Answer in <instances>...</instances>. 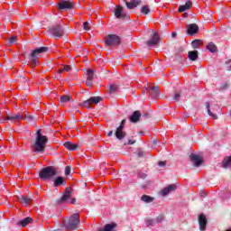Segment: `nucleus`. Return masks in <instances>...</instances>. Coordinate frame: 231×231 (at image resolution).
Wrapping results in <instances>:
<instances>
[{
    "mask_svg": "<svg viewBox=\"0 0 231 231\" xmlns=\"http://www.w3.org/2000/svg\"><path fill=\"white\" fill-rule=\"evenodd\" d=\"M109 93H116L118 91V86L116 85H110L108 88Z\"/></svg>",
    "mask_w": 231,
    "mask_h": 231,
    "instance_id": "473e14b6",
    "label": "nucleus"
},
{
    "mask_svg": "<svg viewBox=\"0 0 231 231\" xmlns=\"http://www.w3.org/2000/svg\"><path fill=\"white\" fill-rule=\"evenodd\" d=\"M143 116H146L147 117V116H149V114H144Z\"/></svg>",
    "mask_w": 231,
    "mask_h": 231,
    "instance_id": "bf43d9fd",
    "label": "nucleus"
},
{
    "mask_svg": "<svg viewBox=\"0 0 231 231\" xmlns=\"http://www.w3.org/2000/svg\"><path fill=\"white\" fill-rule=\"evenodd\" d=\"M165 162H159V167H165Z\"/></svg>",
    "mask_w": 231,
    "mask_h": 231,
    "instance_id": "603ef678",
    "label": "nucleus"
},
{
    "mask_svg": "<svg viewBox=\"0 0 231 231\" xmlns=\"http://www.w3.org/2000/svg\"><path fill=\"white\" fill-rule=\"evenodd\" d=\"M26 118H27V120H33L32 116H26Z\"/></svg>",
    "mask_w": 231,
    "mask_h": 231,
    "instance_id": "5fc2aeb1",
    "label": "nucleus"
},
{
    "mask_svg": "<svg viewBox=\"0 0 231 231\" xmlns=\"http://www.w3.org/2000/svg\"><path fill=\"white\" fill-rule=\"evenodd\" d=\"M121 42H122V38H120V36L116 34H109L106 38L105 44H106V46L115 47V46H120Z\"/></svg>",
    "mask_w": 231,
    "mask_h": 231,
    "instance_id": "423d86ee",
    "label": "nucleus"
},
{
    "mask_svg": "<svg viewBox=\"0 0 231 231\" xmlns=\"http://www.w3.org/2000/svg\"><path fill=\"white\" fill-rule=\"evenodd\" d=\"M108 136H113V131H110V132L108 133Z\"/></svg>",
    "mask_w": 231,
    "mask_h": 231,
    "instance_id": "4d7b16f0",
    "label": "nucleus"
},
{
    "mask_svg": "<svg viewBox=\"0 0 231 231\" xmlns=\"http://www.w3.org/2000/svg\"><path fill=\"white\" fill-rule=\"evenodd\" d=\"M175 59L176 60H179V62H181L182 56L180 53L175 52Z\"/></svg>",
    "mask_w": 231,
    "mask_h": 231,
    "instance_id": "37998d69",
    "label": "nucleus"
},
{
    "mask_svg": "<svg viewBox=\"0 0 231 231\" xmlns=\"http://www.w3.org/2000/svg\"><path fill=\"white\" fill-rule=\"evenodd\" d=\"M187 28H188L187 30L188 35H194L198 33V32H199V26H198V24L196 23L188 24Z\"/></svg>",
    "mask_w": 231,
    "mask_h": 231,
    "instance_id": "f8f14e48",
    "label": "nucleus"
},
{
    "mask_svg": "<svg viewBox=\"0 0 231 231\" xmlns=\"http://www.w3.org/2000/svg\"><path fill=\"white\" fill-rule=\"evenodd\" d=\"M64 183V178L58 177L54 180V187H60Z\"/></svg>",
    "mask_w": 231,
    "mask_h": 231,
    "instance_id": "c85d7f7f",
    "label": "nucleus"
},
{
    "mask_svg": "<svg viewBox=\"0 0 231 231\" xmlns=\"http://www.w3.org/2000/svg\"><path fill=\"white\" fill-rule=\"evenodd\" d=\"M124 127H125V119H123V120L121 121V124H120V125L117 127V129H120V130L124 131Z\"/></svg>",
    "mask_w": 231,
    "mask_h": 231,
    "instance_id": "4c0bfd02",
    "label": "nucleus"
},
{
    "mask_svg": "<svg viewBox=\"0 0 231 231\" xmlns=\"http://www.w3.org/2000/svg\"><path fill=\"white\" fill-rule=\"evenodd\" d=\"M62 71H64V69H60V70L58 71L59 77H55V79L60 78V73H62Z\"/></svg>",
    "mask_w": 231,
    "mask_h": 231,
    "instance_id": "8fccbe9b",
    "label": "nucleus"
},
{
    "mask_svg": "<svg viewBox=\"0 0 231 231\" xmlns=\"http://www.w3.org/2000/svg\"><path fill=\"white\" fill-rule=\"evenodd\" d=\"M80 225V215L79 213L73 214L68 220L64 221V226L68 230H77Z\"/></svg>",
    "mask_w": 231,
    "mask_h": 231,
    "instance_id": "f03ea898",
    "label": "nucleus"
},
{
    "mask_svg": "<svg viewBox=\"0 0 231 231\" xmlns=\"http://www.w3.org/2000/svg\"><path fill=\"white\" fill-rule=\"evenodd\" d=\"M137 156H138L139 158H143V156H145V153H144L143 152H142V151H139V152H137Z\"/></svg>",
    "mask_w": 231,
    "mask_h": 231,
    "instance_id": "49530a36",
    "label": "nucleus"
},
{
    "mask_svg": "<svg viewBox=\"0 0 231 231\" xmlns=\"http://www.w3.org/2000/svg\"><path fill=\"white\" fill-rule=\"evenodd\" d=\"M86 84L88 88H91V86H93V79H87Z\"/></svg>",
    "mask_w": 231,
    "mask_h": 231,
    "instance_id": "c03bdc74",
    "label": "nucleus"
},
{
    "mask_svg": "<svg viewBox=\"0 0 231 231\" xmlns=\"http://www.w3.org/2000/svg\"><path fill=\"white\" fill-rule=\"evenodd\" d=\"M64 71H71V67L69 65H65L63 67Z\"/></svg>",
    "mask_w": 231,
    "mask_h": 231,
    "instance_id": "a18cd8bd",
    "label": "nucleus"
},
{
    "mask_svg": "<svg viewBox=\"0 0 231 231\" xmlns=\"http://www.w3.org/2000/svg\"><path fill=\"white\" fill-rule=\"evenodd\" d=\"M57 174V170L53 166H48L41 170L40 178L43 180H51Z\"/></svg>",
    "mask_w": 231,
    "mask_h": 231,
    "instance_id": "20e7f679",
    "label": "nucleus"
},
{
    "mask_svg": "<svg viewBox=\"0 0 231 231\" xmlns=\"http://www.w3.org/2000/svg\"><path fill=\"white\" fill-rule=\"evenodd\" d=\"M136 143V140H128L127 144L128 145H134Z\"/></svg>",
    "mask_w": 231,
    "mask_h": 231,
    "instance_id": "de8ad7c7",
    "label": "nucleus"
},
{
    "mask_svg": "<svg viewBox=\"0 0 231 231\" xmlns=\"http://www.w3.org/2000/svg\"><path fill=\"white\" fill-rule=\"evenodd\" d=\"M147 226H154V220L148 219L146 222Z\"/></svg>",
    "mask_w": 231,
    "mask_h": 231,
    "instance_id": "79ce46f5",
    "label": "nucleus"
},
{
    "mask_svg": "<svg viewBox=\"0 0 231 231\" xmlns=\"http://www.w3.org/2000/svg\"><path fill=\"white\" fill-rule=\"evenodd\" d=\"M48 32L54 39L64 37V28L60 24H55L52 27H48Z\"/></svg>",
    "mask_w": 231,
    "mask_h": 231,
    "instance_id": "39448f33",
    "label": "nucleus"
},
{
    "mask_svg": "<svg viewBox=\"0 0 231 231\" xmlns=\"http://www.w3.org/2000/svg\"><path fill=\"white\" fill-rule=\"evenodd\" d=\"M50 48L48 47H40L31 51L29 55V60L33 66H37L39 64V57H41V53H46Z\"/></svg>",
    "mask_w": 231,
    "mask_h": 231,
    "instance_id": "7ed1b4c3",
    "label": "nucleus"
},
{
    "mask_svg": "<svg viewBox=\"0 0 231 231\" xmlns=\"http://www.w3.org/2000/svg\"><path fill=\"white\" fill-rule=\"evenodd\" d=\"M75 203H77V199H71L70 205H75Z\"/></svg>",
    "mask_w": 231,
    "mask_h": 231,
    "instance_id": "3c124183",
    "label": "nucleus"
},
{
    "mask_svg": "<svg viewBox=\"0 0 231 231\" xmlns=\"http://www.w3.org/2000/svg\"><path fill=\"white\" fill-rule=\"evenodd\" d=\"M183 51H184V50H183V48H181V47H179L177 50H176V52L175 53H183Z\"/></svg>",
    "mask_w": 231,
    "mask_h": 231,
    "instance_id": "09e8293b",
    "label": "nucleus"
},
{
    "mask_svg": "<svg viewBox=\"0 0 231 231\" xmlns=\"http://www.w3.org/2000/svg\"><path fill=\"white\" fill-rule=\"evenodd\" d=\"M201 44V40H194L191 42V46L194 50H199V45Z\"/></svg>",
    "mask_w": 231,
    "mask_h": 231,
    "instance_id": "c756f323",
    "label": "nucleus"
},
{
    "mask_svg": "<svg viewBox=\"0 0 231 231\" xmlns=\"http://www.w3.org/2000/svg\"><path fill=\"white\" fill-rule=\"evenodd\" d=\"M102 100L103 99L101 97H91L88 99L83 101L82 106L89 109V107H91V104H99V102H102Z\"/></svg>",
    "mask_w": 231,
    "mask_h": 231,
    "instance_id": "9d476101",
    "label": "nucleus"
},
{
    "mask_svg": "<svg viewBox=\"0 0 231 231\" xmlns=\"http://www.w3.org/2000/svg\"><path fill=\"white\" fill-rule=\"evenodd\" d=\"M151 95L153 98H158L160 97V87L153 86L150 88Z\"/></svg>",
    "mask_w": 231,
    "mask_h": 231,
    "instance_id": "412c9836",
    "label": "nucleus"
},
{
    "mask_svg": "<svg viewBox=\"0 0 231 231\" xmlns=\"http://www.w3.org/2000/svg\"><path fill=\"white\" fill-rule=\"evenodd\" d=\"M176 35H177L176 32H172V33H171V36H172V37H176Z\"/></svg>",
    "mask_w": 231,
    "mask_h": 231,
    "instance_id": "13d9d810",
    "label": "nucleus"
},
{
    "mask_svg": "<svg viewBox=\"0 0 231 231\" xmlns=\"http://www.w3.org/2000/svg\"><path fill=\"white\" fill-rule=\"evenodd\" d=\"M180 97H181V94H180V92H176L173 96V100L178 102L180 100Z\"/></svg>",
    "mask_w": 231,
    "mask_h": 231,
    "instance_id": "58836bf2",
    "label": "nucleus"
},
{
    "mask_svg": "<svg viewBox=\"0 0 231 231\" xmlns=\"http://www.w3.org/2000/svg\"><path fill=\"white\" fill-rule=\"evenodd\" d=\"M125 5L128 10H133L136 6H139V5H142V0H131L130 2H126Z\"/></svg>",
    "mask_w": 231,
    "mask_h": 231,
    "instance_id": "dca6fc26",
    "label": "nucleus"
},
{
    "mask_svg": "<svg viewBox=\"0 0 231 231\" xmlns=\"http://www.w3.org/2000/svg\"><path fill=\"white\" fill-rule=\"evenodd\" d=\"M149 12H151V9L149 8L148 5H144L141 8V13H143V15L149 14Z\"/></svg>",
    "mask_w": 231,
    "mask_h": 231,
    "instance_id": "2f4dec72",
    "label": "nucleus"
},
{
    "mask_svg": "<svg viewBox=\"0 0 231 231\" xmlns=\"http://www.w3.org/2000/svg\"><path fill=\"white\" fill-rule=\"evenodd\" d=\"M160 42V37L157 32H153L152 37L146 42L147 46H156Z\"/></svg>",
    "mask_w": 231,
    "mask_h": 231,
    "instance_id": "4468645a",
    "label": "nucleus"
},
{
    "mask_svg": "<svg viewBox=\"0 0 231 231\" xmlns=\"http://www.w3.org/2000/svg\"><path fill=\"white\" fill-rule=\"evenodd\" d=\"M178 189V186L176 184H171L167 187H165L162 191V196H167L168 194H171V192H174Z\"/></svg>",
    "mask_w": 231,
    "mask_h": 231,
    "instance_id": "ddd939ff",
    "label": "nucleus"
},
{
    "mask_svg": "<svg viewBox=\"0 0 231 231\" xmlns=\"http://www.w3.org/2000/svg\"><path fill=\"white\" fill-rule=\"evenodd\" d=\"M46 143H48V136L42 135L41 129L37 130L35 142L32 144L33 152H44L46 151Z\"/></svg>",
    "mask_w": 231,
    "mask_h": 231,
    "instance_id": "f257e3e1",
    "label": "nucleus"
},
{
    "mask_svg": "<svg viewBox=\"0 0 231 231\" xmlns=\"http://www.w3.org/2000/svg\"><path fill=\"white\" fill-rule=\"evenodd\" d=\"M63 146L65 149H68V151H77V149H80V146L77 143H73L71 142H66L63 143Z\"/></svg>",
    "mask_w": 231,
    "mask_h": 231,
    "instance_id": "f3484780",
    "label": "nucleus"
},
{
    "mask_svg": "<svg viewBox=\"0 0 231 231\" xmlns=\"http://www.w3.org/2000/svg\"><path fill=\"white\" fill-rule=\"evenodd\" d=\"M190 160L193 162L194 167H200L201 163H203V161L199 155L192 154L190 155Z\"/></svg>",
    "mask_w": 231,
    "mask_h": 231,
    "instance_id": "6ab92c4d",
    "label": "nucleus"
},
{
    "mask_svg": "<svg viewBox=\"0 0 231 231\" xmlns=\"http://www.w3.org/2000/svg\"><path fill=\"white\" fill-rule=\"evenodd\" d=\"M70 198L71 188H66L61 198L56 200V205H62V203H68V199H69Z\"/></svg>",
    "mask_w": 231,
    "mask_h": 231,
    "instance_id": "1a4fd4ad",
    "label": "nucleus"
},
{
    "mask_svg": "<svg viewBox=\"0 0 231 231\" xmlns=\"http://www.w3.org/2000/svg\"><path fill=\"white\" fill-rule=\"evenodd\" d=\"M199 230L205 231L207 230V217L201 214L199 217Z\"/></svg>",
    "mask_w": 231,
    "mask_h": 231,
    "instance_id": "2eb2a0df",
    "label": "nucleus"
},
{
    "mask_svg": "<svg viewBox=\"0 0 231 231\" xmlns=\"http://www.w3.org/2000/svg\"><path fill=\"white\" fill-rule=\"evenodd\" d=\"M83 29L86 30L87 32H89V30H90L89 23H88V22L83 23Z\"/></svg>",
    "mask_w": 231,
    "mask_h": 231,
    "instance_id": "ea45409f",
    "label": "nucleus"
},
{
    "mask_svg": "<svg viewBox=\"0 0 231 231\" xmlns=\"http://www.w3.org/2000/svg\"><path fill=\"white\" fill-rule=\"evenodd\" d=\"M165 219V216L163 215H159L156 219H155V223H162L163 220Z\"/></svg>",
    "mask_w": 231,
    "mask_h": 231,
    "instance_id": "72a5a7b5",
    "label": "nucleus"
},
{
    "mask_svg": "<svg viewBox=\"0 0 231 231\" xmlns=\"http://www.w3.org/2000/svg\"><path fill=\"white\" fill-rule=\"evenodd\" d=\"M141 117H142V113H140V111L136 110L130 116V122H132L133 124H136L137 122H140Z\"/></svg>",
    "mask_w": 231,
    "mask_h": 231,
    "instance_id": "a211bd4d",
    "label": "nucleus"
},
{
    "mask_svg": "<svg viewBox=\"0 0 231 231\" xmlns=\"http://www.w3.org/2000/svg\"><path fill=\"white\" fill-rule=\"evenodd\" d=\"M69 100H71V96L65 95L60 97V102H62V104H66L69 102Z\"/></svg>",
    "mask_w": 231,
    "mask_h": 231,
    "instance_id": "7c9ffc66",
    "label": "nucleus"
},
{
    "mask_svg": "<svg viewBox=\"0 0 231 231\" xmlns=\"http://www.w3.org/2000/svg\"><path fill=\"white\" fill-rule=\"evenodd\" d=\"M228 88H230V85L228 84V82H224V83L220 86V89H222V90L228 89Z\"/></svg>",
    "mask_w": 231,
    "mask_h": 231,
    "instance_id": "c9c22d12",
    "label": "nucleus"
},
{
    "mask_svg": "<svg viewBox=\"0 0 231 231\" xmlns=\"http://www.w3.org/2000/svg\"><path fill=\"white\" fill-rule=\"evenodd\" d=\"M207 50H208V51H210L211 53H216L217 52V46L215 45L214 42H209L208 45H207Z\"/></svg>",
    "mask_w": 231,
    "mask_h": 231,
    "instance_id": "393cba45",
    "label": "nucleus"
},
{
    "mask_svg": "<svg viewBox=\"0 0 231 231\" xmlns=\"http://www.w3.org/2000/svg\"><path fill=\"white\" fill-rule=\"evenodd\" d=\"M188 59H189V60H198V51H189L188 52Z\"/></svg>",
    "mask_w": 231,
    "mask_h": 231,
    "instance_id": "b1692460",
    "label": "nucleus"
},
{
    "mask_svg": "<svg viewBox=\"0 0 231 231\" xmlns=\"http://www.w3.org/2000/svg\"><path fill=\"white\" fill-rule=\"evenodd\" d=\"M8 41L9 44H15L17 42V36H11Z\"/></svg>",
    "mask_w": 231,
    "mask_h": 231,
    "instance_id": "f704fd0d",
    "label": "nucleus"
},
{
    "mask_svg": "<svg viewBox=\"0 0 231 231\" xmlns=\"http://www.w3.org/2000/svg\"><path fill=\"white\" fill-rule=\"evenodd\" d=\"M115 134L117 140H124L125 136V132H124V130H120L117 128Z\"/></svg>",
    "mask_w": 231,
    "mask_h": 231,
    "instance_id": "a878e982",
    "label": "nucleus"
},
{
    "mask_svg": "<svg viewBox=\"0 0 231 231\" xmlns=\"http://www.w3.org/2000/svg\"><path fill=\"white\" fill-rule=\"evenodd\" d=\"M114 14L116 19H129V14L124 11V7H122V5L116 6Z\"/></svg>",
    "mask_w": 231,
    "mask_h": 231,
    "instance_id": "6e6552de",
    "label": "nucleus"
},
{
    "mask_svg": "<svg viewBox=\"0 0 231 231\" xmlns=\"http://www.w3.org/2000/svg\"><path fill=\"white\" fill-rule=\"evenodd\" d=\"M71 174V168L69 166H67L65 168V176H69Z\"/></svg>",
    "mask_w": 231,
    "mask_h": 231,
    "instance_id": "a19ab883",
    "label": "nucleus"
},
{
    "mask_svg": "<svg viewBox=\"0 0 231 231\" xmlns=\"http://www.w3.org/2000/svg\"><path fill=\"white\" fill-rule=\"evenodd\" d=\"M75 3L71 0H60L58 4L59 10H73Z\"/></svg>",
    "mask_w": 231,
    "mask_h": 231,
    "instance_id": "0eeeda50",
    "label": "nucleus"
},
{
    "mask_svg": "<svg viewBox=\"0 0 231 231\" xmlns=\"http://www.w3.org/2000/svg\"><path fill=\"white\" fill-rule=\"evenodd\" d=\"M95 79V70L93 69H89L87 70V79L93 80Z\"/></svg>",
    "mask_w": 231,
    "mask_h": 231,
    "instance_id": "cd10ccee",
    "label": "nucleus"
},
{
    "mask_svg": "<svg viewBox=\"0 0 231 231\" xmlns=\"http://www.w3.org/2000/svg\"><path fill=\"white\" fill-rule=\"evenodd\" d=\"M206 107L207 109H210V104L208 102H206Z\"/></svg>",
    "mask_w": 231,
    "mask_h": 231,
    "instance_id": "864d4df0",
    "label": "nucleus"
},
{
    "mask_svg": "<svg viewBox=\"0 0 231 231\" xmlns=\"http://www.w3.org/2000/svg\"><path fill=\"white\" fill-rule=\"evenodd\" d=\"M19 201H21L23 205H31L32 201H33V197L29 196L25 197L23 195H21L18 197Z\"/></svg>",
    "mask_w": 231,
    "mask_h": 231,
    "instance_id": "aec40b11",
    "label": "nucleus"
},
{
    "mask_svg": "<svg viewBox=\"0 0 231 231\" xmlns=\"http://www.w3.org/2000/svg\"><path fill=\"white\" fill-rule=\"evenodd\" d=\"M141 201H143V203H152V201H154V198L148 195H143L141 197Z\"/></svg>",
    "mask_w": 231,
    "mask_h": 231,
    "instance_id": "bb28decb",
    "label": "nucleus"
},
{
    "mask_svg": "<svg viewBox=\"0 0 231 231\" xmlns=\"http://www.w3.org/2000/svg\"><path fill=\"white\" fill-rule=\"evenodd\" d=\"M226 71H231V66L226 67Z\"/></svg>",
    "mask_w": 231,
    "mask_h": 231,
    "instance_id": "6e6d98bb",
    "label": "nucleus"
},
{
    "mask_svg": "<svg viewBox=\"0 0 231 231\" xmlns=\"http://www.w3.org/2000/svg\"><path fill=\"white\" fill-rule=\"evenodd\" d=\"M226 64H230V60L226 61Z\"/></svg>",
    "mask_w": 231,
    "mask_h": 231,
    "instance_id": "052dcab7",
    "label": "nucleus"
},
{
    "mask_svg": "<svg viewBox=\"0 0 231 231\" xmlns=\"http://www.w3.org/2000/svg\"><path fill=\"white\" fill-rule=\"evenodd\" d=\"M32 221H33V218L27 217L23 218V220L19 221L18 225H21V226H28V225H30V223H32Z\"/></svg>",
    "mask_w": 231,
    "mask_h": 231,
    "instance_id": "5701e85b",
    "label": "nucleus"
},
{
    "mask_svg": "<svg viewBox=\"0 0 231 231\" xmlns=\"http://www.w3.org/2000/svg\"><path fill=\"white\" fill-rule=\"evenodd\" d=\"M208 114L209 115V116H211V118H214L215 120H217V116L214 113H212L210 108H208Z\"/></svg>",
    "mask_w": 231,
    "mask_h": 231,
    "instance_id": "e433bc0d",
    "label": "nucleus"
},
{
    "mask_svg": "<svg viewBox=\"0 0 231 231\" xmlns=\"http://www.w3.org/2000/svg\"><path fill=\"white\" fill-rule=\"evenodd\" d=\"M192 8V2L188 1L185 5H180L179 12H187V10H190Z\"/></svg>",
    "mask_w": 231,
    "mask_h": 231,
    "instance_id": "4be33fe9",
    "label": "nucleus"
},
{
    "mask_svg": "<svg viewBox=\"0 0 231 231\" xmlns=\"http://www.w3.org/2000/svg\"><path fill=\"white\" fill-rule=\"evenodd\" d=\"M17 122L18 120H24V116H23L21 114H13V115H7L6 117L3 116L1 122Z\"/></svg>",
    "mask_w": 231,
    "mask_h": 231,
    "instance_id": "9b49d317",
    "label": "nucleus"
}]
</instances>
